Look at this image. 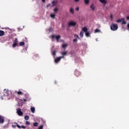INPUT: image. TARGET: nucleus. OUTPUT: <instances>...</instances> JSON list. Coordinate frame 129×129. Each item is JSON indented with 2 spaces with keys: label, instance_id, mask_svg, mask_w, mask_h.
I'll return each instance as SVG.
<instances>
[{
  "label": "nucleus",
  "instance_id": "obj_1",
  "mask_svg": "<svg viewBox=\"0 0 129 129\" xmlns=\"http://www.w3.org/2000/svg\"><path fill=\"white\" fill-rule=\"evenodd\" d=\"M110 29L111 31H116V30L118 29V26L117 24H112V25L110 26Z\"/></svg>",
  "mask_w": 129,
  "mask_h": 129
},
{
  "label": "nucleus",
  "instance_id": "obj_2",
  "mask_svg": "<svg viewBox=\"0 0 129 129\" xmlns=\"http://www.w3.org/2000/svg\"><path fill=\"white\" fill-rule=\"evenodd\" d=\"M122 25H125V24H126V22L124 21V18H122L121 19H118L116 21L117 23H121Z\"/></svg>",
  "mask_w": 129,
  "mask_h": 129
},
{
  "label": "nucleus",
  "instance_id": "obj_3",
  "mask_svg": "<svg viewBox=\"0 0 129 129\" xmlns=\"http://www.w3.org/2000/svg\"><path fill=\"white\" fill-rule=\"evenodd\" d=\"M17 110V113L19 115V116H22L23 115V112H22V110H21V108H18L16 109Z\"/></svg>",
  "mask_w": 129,
  "mask_h": 129
},
{
  "label": "nucleus",
  "instance_id": "obj_4",
  "mask_svg": "<svg viewBox=\"0 0 129 129\" xmlns=\"http://www.w3.org/2000/svg\"><path fill=\"white\" fill-rule=\"evenodd\" d=\"M69 26L70 27H75V26H76V22L74 21H71L69 23Z\"/></svg>",
  "mask_w": 129,
  "mask_h": 129
},
{
  "label": "nucleus",
  "instance_id": "obj_5",
  "mask_svg": "<svg viewBox=\"0 0 129 129\" xmlns=\"http://www.w3.org/2000/svg\"><path fill=\"white\" fill-rule=\"evenodd\" d=\"M52 39H54V38H55L56 40H57V42H59V39L61 38V36L60 35H57L55 36V35H52Z\"/></svg>",
  "mask_w": 129,
  "mask_h": 129
},
{
  "label": "nucleus",
  "instance_id": "obj_6",
  "mask_svg": "<svg viewBox=\"0 0 129 129\" xmlns=\"http://www.w3.org/2000/svg\"><path fill=\"white\" fill-rule=\"evenodd\" d=\"M14 124H16L18 128H24V129L26 128V126H24V125L20 126V125H19V124L17 122H15Z\"/></svg>",
  "mask_w": 129,
  "mask_h": 129
},
{
  "label": "nucleus",
  "instance_id": "obj_7",
  "mask_svg": "<svg viewBox=\"0 0 129 129\" xmlns=\"http://www.w3.org/2000/svg\"><path fill=\"white\" fill-rule=\"evenodd\" d=\"M6 93L7 96H13V93H12L11 91H7Z\"/></svg>",
  "mask_w": 129,
  "mask_h": 129
},
{
  "label": "nucleus",
  "instance_id": "obj_8",
  "mask_svg": "<svg viewBox=\"0 0 129 129\" xmlns=\"http://www.w3.org/2000/svg\"><path fill=\"white\" fill-rule=\"evenodd\" d=\"M101 4H103L104 6H105L106 4H107V1L106 0H99Z\"/></svg>",
  "mask_w": 129,
  "mask_h": 129
},
{
  "label": "nucleus",
  "instance_id": "obj_9",
  "mask_svg": "<svg viewBox=\"0 0 129 129\" xmlns=\"http://www.w3.org/2000/svg\"><path fill=\"white\" fill-rule=\"evenodd\" d=\"M60 60H61V59L59 57H58L55 59L54 62H55V63H59V62H60Z\"/></svg>",
  "mask_w": 129,
  "mask_h": 129
},
{
  "label": "nucleus",
  "instance_id": "obj_10",
  "mask_svg": "<svg viewBox=\"0 0 129 129\" xmlns=\"http://www.w3.org/2000/svg\"><path fill=\"white\" fill-rule=\"evenodd\" d=\"M75 75H76V76H77V77H78V76H80V72L78 71H75Z\"/></svg>",
  "mask_w": 129,
  "mask_h": 129
},
{
  "label": "nucleus",
  "instance_id": "obj_11",
  "mask_svg": "<svg viewBox=\"0 0 129 129\" xmlns=\"http://www.w3.org/2000/svg\"><path fill=\"white\" fill-rule=\"evenodd\" d=\"M90 8L92 11H95V6H94V4H92L90 6Z\"/></svg>",
  "mask_w": 129,
  "mask_h": 129
},
{
  "label": "nucleus",
  "instance_id": "obj_12",
  "mask_svg": "<svg viewBox=\"0 0 129 129\" xmlns=\"http://www.w3.org/2000/svg\"><path fill=\"white\" fill-rule=\"evenodd\" d=\"M5 119L2 116H0V123H4Z\"/></svg>",
  "mask_w": 129,
  "mask_h": 129
},
{
  "label": "nucleus",
  "instance_id": "obj_13",
  "mask_svg": "<svg viewBox=\"0 0 129 129\" xmlns=\"http://www.w3.org/2000/svg\"><path fill=\"white\" fill-rule=\"evenodd\" d=\"M5 36V31L3 30H0V37Z\"/></svg>",
  "mask_w": 129,
  "mask_h": 129
},
{
  "label": "nucleus",
  "instance_id": "obj_14",
  "mask_svg": "<svg viewBox=\"0 0 129 129\" xmlns=\"http://www.w3.org/2000/svg\"><path fill=\"white\" fill-rule=\"evenodd\" d=\"M50 18H51L52 19H55V17H56V14L54 13V14H50Z\"/></svg>",
  "mask_w": 129,
  "mask_h": 129
},
{
  "label": "nucleus",
  "instance_id": "obj_15",
  "mask_svg": "<svg viewBox=\"0 0 129 129\" xmlns=\"http://www.w3.org/2000/svg\"><path fill=\"white\" fill-rule=\"evenodd\" d=\"M16 93H17L18 95H24V93L21 92V91H18Z\"/></svg>",
  "mask_w": 129,
  "mask_h": 129
},
{
  "label": "nucleus",
  "instance_id": "obj_16",
  "mask_svg": "<svg viewBox=\"0 0 129 129\" xmlns=\"http://www.w3.org/2000/svg\"><path fill=\"white\" fill-rule=\"evenodd\" d=\"M30 109L32 113H35V108L34 107H31Z\"/></svg>",
  "mask_w": 129,
  "mask_h": 129
},
{
  "label": "nucleus",
  "instance_id": "obj_17",
  "mask_svg": "<svg viewBox=\"0 0 129 129\" xmlns=\"http://www.w3.org/2000/svg\"><path fill=\"white\" fill-rule=\"evenodd\" d=\"M70 12L71 14L74 15V9L73 8H71Z\"/></svg>",
  "mask_w": 129,
  "mask_h": 129
},
{
  "label": "nucleus",
  "instance_id": "obj_18",
  "mask_svg": "<svg viewBox=\"0 0 129 129\" xmlns=\"http://www.w3.org/2000/svg\"><path fill=\"white\" fill-rule=\"evenodd\" d=\"M67 51H62L61 52V55H62L63 56H66V55H67Z\"/></svg>",
  "mask_w": 129,
  "mask_h": 129
},
{
  "label": "nucleus",
  "instance_id": "obj_19",
  "mask_svg": "<svg viewBox=\"0 0 129 129\" xmlns=\"http://www.w3.org/2000/svg\"><path fill=\"white\" fill-rule=\"evenodd\" d=\"M82 30L83 31V32H85V33H86L88 31V29L86 27H84L82 28Z\"/></svg>",
  "mask_w": 129,
  "mask_h": 129
},
{
  "label": "nucleus",
  "instance_id": "obj_20",
  "mask_svg": "<svg viewBox=\"0 0 129 129\" xmlns=\"http://www.w3.org/2000/svg\"><path fill=\"white\" fill-rule=\"evenodd\" d=\"M84 34V33L83 32V31H81L80 33V36L81 38H83Z\"/></svg>",
  "mask_w": 129,
  "mask_h": 129
},
{
  "label": "nucleus",
  "instance_id": "obj_21",
  "mask_svg": "<svg viewBox=\"0 0 129 129\" xmlns=\"http://www.w3.org/2000/svg\"><path fill=\"white\" fill-rule=\"evenodd\" d=\"M52 7H55V6H56V5H57V3H56L55 1H53L52 2Z\"/></svg>",
  "mask_w": 129,
  "mask_h": 129
},
{
  "label": "nucleus",
  "instance_id": "obj_22",
  "mask_svg": "<svg viewBox=\"0 0 129 129\" xmlns=\"http://www.w3.org/2000/svg\"><path fill=\"white\" fill-rule=\"evenodd\" d=\"M25 42H20L19 43V46H24Z\"/></svg>",
  "mask_w": 129,
  "mask_h": 129
},
{
  "label": "nucleus",
  "instance_id": "obj_23",
  "mask_svg": "<svg viewBox=\"0 0 129 129\" xmlns=\"http://www.w3.org/2000/svg\"><path fill=\"white\" fill-rule=\"evenodd\" d=\"M13 48H15V47H17V46H19V44L18 43H14L13 44Z\"/></svg>",
  "mask_w": 129,
  "mask_h": 129
},
{
  "label": "nucleus",
  "instance_id": "obj_24",
  "mask_svg": "<svg viewBox=\"0 0 129 129\" xmlns=\"http://www.w3.org/2000/svg\"><path fill=\"white\" fill-rule=\"evenodd\" d=\"M85 4L86 5H89V0H85Z\"/></svg>",
  "mask_w": 129,
  "mask_h": 129
},
{
  "label": "nucleus",
  "instance_id": "obj_25",
  "mask_svg": "<svg viewBox=\"0 0 129 129\" xmlns=\"http://www.w3.org/2000/svg\"><path fill=\"white\" fill-rule=\"evenodd\" d=\"M59 11V9H58V8H55L54 9V13H58V11Z\"/></svg>",
  "mask_w": 129,
  "mask_h": 129
},
{
  "label": "nucleus",
  "instance_id": "obj_26",
  "mask_svg": "<svg viewBox=\"0 0 129 129\" xmlns=\"http://www.w3.org/2000/svg\"><path fill=\"white\" fill-rule=\"evenodd\" d=\"M86 33V36L87 37H90V33H89V32H85Z\"/></svg>",
  "mask_w": 129,
  "mask_h": 129
},
{
  "label": "nucleus",
  "instance_id": "obj_27",
  "mask_svg": "<svg viewBox=\"0 0 129 129\" xmlns=\"http://www.w3.org/2000/svg\"><path fill=\"white\" fill-rule=\"evenodd\" d=\"M29 118H30V117H29V116H28V115H26V116H25V117H24V118H25V120H28V119H29Z\"/></svg>",
  "mask_w": 129,
  "mask_h": 129
},
{
  "label": "nucleus",
  "instance_id": "obj_28",
  "mask_svg": "<svg viewBox=\"0 0 129 129\" xmlns=\"http://www.w3.org/2000/svg\"><path fill=\"white\" fill-rule=\"evenodd\" d=\"M14 43L18 44V38H16L15 39V40L14 41Z\"/></svg>",
  "mask_w": 129,
  "mask_h": 129
},
{
  "label": "nucleus",
  "instance_id": "obj_29",
  "mask_svg": "<svg viewBox=\"0 0 129 129\" xmlns=\"http://www.w3.org/2000/svg\"><path fill=\"white\" fill-rule=\"evenodd\" d=\"M67 46H68V45L67 44H63L62 45V48H66V47H67Z\"/></svg>",
  "mask_w": 129,
  "mask_h": 129
},
{
  "label": "nucleus",
  "instance_id": "obj_30",
  "mask_svg": "<svg viewBox=\"0 0 129 129\" xmlns=\"http://www.w3.org/2000/svg\"><path fill=\"white\" fill-rule=\"evenodd\" d=\"M38 123L37 122H35L33 123V126H38Z\"/></svg>",
  "mask_w": 129,
  "mask_h": 129
},
{
  "label": "nucleus",
  "instance_id": "obj_31",
  "mask_svg": "<svg viewBox=\"0 0 129 129\" xmlns=\"http://www.w3.org/2000/svg\"><path fill=\"white\" fill-rule=\"evenodd\" d=\"M74 37H75V38H77V39H80L79 38V36L77 34H75Z\"/></svg>",
  "mask_w": 129,
  "mask_h": 129
},
{
  "label": "nucleus",
  "instance_id": "obj_32",
  "mask_svg": "<svg viewBox=\"0 0 129 129\" xmlns=\"http://www.w3.org/2000/svg\"><path fill=\"white\" fill-rule=\"evenodd\" d=\"M52 54L53 56H55L56 55V51H52Z\"/></svg>",
  "mask_w": 129,
  "mask_h": 129
},
{
  "label": "nucleus",
  "instance_id": "obj_33",
  "mask_svg": "<svg viewBox=\"0 0 129 129\" xmlns=\"http://www.w3.org/2000/svg\"><path fill=\"white\" fill-rule=\"evenodd\" d=\"M43 127L44 126L43 125H41L38 128V129H43Z\"/></svg>",
  "mask_w": 129,
  "mask_h": 129
},
{
  "label": "nucleus",
  "instance_id": "obj_34",
  "mask_svg": "<svg viewBox=\"0 0 129 129\" xmlns=\"http://www.w3.org/2000/svg\"><path fill=\"white\" fill-rule=\"evenodd\" d=\"M12 127L13 128H16V127H17V124H15V125H12Z\"/></svg>",
  "mask_w": 129,
  "mask_h": 129
},
{
  "label": "nucleus",
  "instance_id": "obj_35",
  "mask_svg": "<svg viewBox=\"0 0 129 129\" xmlns=\"http://www.w3.org/2000/svg\"><path fill=\"white\" fill-rule=\"evenodd\" d=\"M95 33H98L99 32V30L98 29H96L95 30Z\"/></svg>",
  "mask_w": 129,
  "mask_h": 129
},
{
  "label": "nucleus",
  "instance_id": "obj_36",
  "mask_svg": "<svg viewBox=\"0 0 129 129\" xmlns=\"http://www.w3.org/2000/svg\"><path fill=\"white\" fill-rule=\"evenodd\" d=\"M77 41H78V40L77 39V38H75L73 40V42H77Z\"/></svg>",
  "mask_w": 129,
  "mask_h": 129
},
{
  "label": "nucleus",
  "instance_id": "obj_37",
  "mask_svg": "<svg viewBox=\"0 0 129 129\" xmlns=\"http://www.w3.org/2000/svg\"><path fill=\"white\" fill-rule=\"evenodd\" d=\"M48 31H49L50 32H53V28H49V29H48Z\"/></svg>",
  "mask_w": 129,
  "mask_h": 129
},
{
  "label": "nucleus",
  "instance_id": "obj_38",
  "mask_svg": "<svg viewBox=\"0 0 129 129\" xmlns=\"http://www.w3.org/2000/svg\"><path fill=\"white\" fill-rule=\"evenodd\" d=\"M127 30L129 31V23L127 25Z\"/></svg>",
  "mask_w": 129,
  "mask_h": 129
},
{
  "label": "nucleus",
  "instance_id": "obj_39",
  "mask_svg": "<svg viewBox=\"0 0 129 129\" xmlns=\"http://www.w3.org/2000/svg\"><path fill=\"white\" fill-rule=\"evenodd\" d=\"M26 124H27V125L30 124V122L27 121L26 122Z\"/></svg>",
  "mask_w": 129,
  "mask_h": 129
},
{
  "label": "nucleus",
  "instance_id": "obj_40",
  "mask_svg": "<svg viewBox=\"0 0 129 129\" xmlns=\"http://www.w3.org/2000/svg\"><path fill=\"white\" fill-rule=\"evenodd\" d=\"M59 57L60 58V60H61L62 58H64V55H62L61 56H59Z\"/></svg>",
  "mask_w": 129,
  "mask_h": 129
},
{
  "label": "nucleus",
  "instance_id": "obj_41",
  "mask_svg": "<svg viewBox=\"0 0 129 129\" xmlns=\"http://www.w3.org/2000/svg\"><path fill=\"white\" fill-rule=\"evenodd\" d=\"M76 11H79V7H77V8H76Z\"/></svg>",
  "mask_w": 129,
  "mask_h": 129
},
{
  "label": "nucleus",
  "instance_id": "obj_42",
  "mask_svg": "<svg viewBox=\"0 0 129 129\" xmlns=\"http://www.w3.org/2000/svg\"><path fill=\"white\" fill-rule=\"evenodd\" d=\"M49 6H50V4H48V5L46 6V8H49Z\"/></svg>",
  "mask_w": 129,
  "mask_h": 129
},
{
  "label": "nucleus",
  "instance_id": "obj_43",
  "mask_svg": "<svg viewBox=\"0 0 129 129\" xmlns=\"http://www.w3.org/2000/svg\"><path fill=\"white\" fill-rule=\"evenodd\" d=\"M110 18H111V19H112H112H113V16H112V15H110Z\"/></svg>",
  "mask_w": 129,
  "mask_h": 129
},
{
  "label": "nucleus",
  "instance_id": "obj_44",
  "mask_svg": "<svg viewBox=\"0 0 129 129\" xmlns=\"http://www.w3.org/2000/svg\"><path fill=\"white\" fill-rule=\"evenodd\" d=\"M75 2H76V3H78V2H79V0H74Z\"/></svg>",
  "mask_w": 129,
  "mask_h": 129
},
{
  "label": "nucleus",
  "instance_id": "obj_45",
  "mask_svg": "<svg viewBox=\"0 0 129 129\" xmlns=\"http://www.w3.org/2000/svg\"><path fill=\"white\" fill-rule=\"evenodd\" d=\"M23 101H24V102L27 101V99H23Z\"/></svg>",
  "mask_w": 129,
  "mask_h": 129
},
{
  "label": "nucleus",
  "instance_id": "obj_46",
  "mask_svg": "<svg viewBox=\"0 0 129 129\" xmlns=\"http://www.w3.org/2000/svg\"><path fill=\"white\" fill-rule=\"evenodd\" d=\"M126 19H127V20H129V16H127V17H126Z\"/></svg>",
  "mask_w": 129,
  "mask_h": 129
},
{
  "label": "nucleus",
  "instance_id": "obj_47",
  "mask_svg": "<svg viewBox=\"0 0 129 129\" xmlns=\"http://www.w3.org/2000/svg\"><path fill=\"white\" fill-rule=\"evenodd\" d=\"M45 0H42L43 3H45Z\"/></svg>",
  "mask_w": 129,
  "mask_h": 129
}]
</instances>
